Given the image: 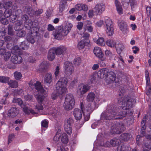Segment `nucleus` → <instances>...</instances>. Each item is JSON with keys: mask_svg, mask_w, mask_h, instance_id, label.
Returning <instances> with one entry per match:
<instances>
[{"mask_svg": "<svg viewBox=\"0 0 151 151\" xmlns=\"http://www.w3.org/2000/svg\"><path fill=\"white\" fill-rule=\"evenodd\" d=\"M122 100V108L121 107H115L112 104L108 105L106 110L101 114V120H104L112 119H120L126 116L132 115V112L129 109L132 108L135 104L136 102L135 100L129 97H124Z\"/></svg>", "mask_w": 151, "mask_h": 151, "instance_id": "f257e3e1", "label": "nucleus"}, {"mask_svg": "<svg viewBox=\"0 0 151 151\" xmlns=\"http://www.w3.org/2000/svg\"><path fill=\"white\" fill-rule=\"evenodd\" d=\"M68 82L67 78L65 77H60L56 84L57 91L59 94L64 95L68 91L66 86Z\"/></svg>", "mask_w": 151, "mask_h": 151, "instance_id": "f03ea898", "label": "nucleus"}, {"mask_svg": "<svg viewBox=\"0 0 151 151\" xmlns=\"http://www.w3.org/2000/svg\"><path fill=\"white\" fill-rule=\"evenodd\" d=\"M75 99L73 96L71 94H68L66 95L63 105L64 108L67 110L71 109L74 106Z\"/></svg>", "mask_w": 151, "mask_h": 151, "instance_id": "7ed1b4c3", "label": "nucleus"}, {"mask_svg": "<svg viewBox=\"0 0 151 151\" xmlns=\"http://www.w3.org/2000/svg\"><path fill=\"white\" fill-rule=\"evenodd\" d=\"M104 20V25L106 33L108 36H111L113 34L114 32L113 22L111 19L107 17H105Z\"/></svg>", "mask_w": 151, "mask_h": 151, "instance_id": "20e7f679", "label": "nucleus"}, {"mask_svg": "<svg viewBox=\"0 0 151 151\" xmlns=\"http://www.w3.org/2000/svg\"><path fill=\"white\" fill-rule=\"evenodd\" d=\"M125 129L124 125L122 122H118L112 126L111 132L112 134H118Z\"/></svg>", "mask_w": 151, "mask_h": 151, "instance_id": "39448f33", "label": "nucleus"}, {"mask_svg": "<svg viewBox=\"0 0 151 151\" xmlns=\"http://www.w3.org/2000/svg\"><path fill=\"white\" fill-rule=\"evenodd\" d=\"M64 72L67 76L71 75L74 70L73 64L70 62L67 61L65 62L64 65Z\"/></svg>", "mask_w": 151, "mask_h": 151, "instance_id": "423d86ee", "label": "nucleus"}, {"mask_svg": "<svg viewBox=\"0 0 151 151\" xmlns=\"http://www.w3.org/2000/svg\"><path fill=\"white\" fill-rule=\"evenodd\" d=\"M68 32V31L65 32L64 29L61 26H60L58 27L55 32L53 33V35L55 38L60 40L63 37L67 35Z\"/></svg>", "mask_w": 151, "mask_h": 151, "instance_id": "0eeeda50", "label": "nucleus"}, {"mask_svg": "<svg viewBox=\"0 0 151 151\" xmlns=\"http://www.w3.org/2000/svg\"><path fill=\"white\" fill-rule=\"evenodd\" d=\"M90 89V86L88 85L81 84L78 87L77 93L78 95L81 96L86 93Z\"/></svg>", "mask_w": 151, "mask_h": 151, "instance_id": "6e6552de", "label": "nucleus"}, {"mask_svg": "<svg viewBox=\"0 0 151 151\" xmlns=\"http://www.w3.org/2000/svg\"><path fill=\"white\" fill-rule=\"evenodd\" d=\"M28 17L26 14L23 15L22 17V19L20 21L24 22V25L27 29H29L32 25V21L28 19Z\"/></svg>", "mask_w": 151, "mask_h": 151, "instance_id": "1a4fd4ad", "label": "nucleus"}, {"mask_svg": "<svg viewBox=\"0 0 151 151\" xmlns=\"http://www.w3.org/2000/svg\"><path fill=\"white\" fill-rule=\"evenodd\" d=\"M36 98L37 101L39 104H40V105H36L35 109L38 111L42 110L43 107L42 104L43 102L44 101L45 96L42 95H38L36 96Z\"/></svg>", "mask_w": 151, "mask_h": 151, "instance_id": "9d476101", "label": "nucleus"}, {"mask_svg": "<svg viewBox=\"0 0 151 151\" xmlns=\"http://www.w3.org/2000/svg\"><path fill=\"white\" fill-rule=\"evenodd\" d=\"M119 26L120 30L124 34H126L128 32V29L127 24L125 22L119 20L118 21Z\"/></svg>", "mask_w": 151, "mask_h": 151, "instance_id": "9b49d317", "label": "nucleus"}, {"mask_svg": "<svg viewBox=\"0 0 151 151\" xmlns=\"http://www.w3.org/2000/svg\"><path fill=\"white\" fill-rule=\"evenodd\" d=\"M81 109H79L76 108L74 109L73 114L75 118L77 120H79L82 117V112L83 111L82 106L83 104L81 103Z\"/></svg>", "mask_w": 151, "mask_h": 151, "instance_id": "f8f14e48", "label": "nucleus"}, {"mask_svg": "<svg viewBox=\"0 0 151 151\" xmlns=\"http://www.w3.org/2000/svg\"><path fill=\"white\" fill-rule=\"evenodd\" d=\"M34 23L32 22V25L28 29L31 30V34L32 35H34L35 37H39L40 34H39V28L37 26H34Z\"/></svg>", "mask_w": 151, "mask_h": 151, "instance_id": "ddd939ff", "label": "nucleus"}, {"mask_svg": "<svg viewBox=\"0 0 151 151\" xmlns=\"http://www.w3.org/2000/svg\"><path fill=\"white\" fill-rule=\"evenodd\" d=\"M105 9V6L104 5L99 4L96 5L94 8V13L96 15H100L104 11Z\"/></svg>", "mask_w": 151, "mask_h": 151, "instance_id": "4468645a", "label": "nucleus"}, {"mask_svg": "<svg viewBox=\"0 0 151 151\" xmlns=\"http://www.w3.org/2000/svg\"><path fill=\"white\" fill-rule=\"evenodd\" d=\"M57 55H63L66 53L67 48L64 46H60L57 47H53Z\"/></svg>", "mask_w": 151, "mask_h": 151, "instance_id": "2eb2a0df", "label": "nucleus"}, {"mask_svg": "<svg viewBox=\"0 0 151 151\" xmlns=\"http://www.w3.org/2000/svg\"><path fill=\"white\" fill-rule=\"evenodd\" d=\"M19 112L18 109L15 107H12L8 111L7 116L9 118L15 117Z\"/></svg>", "mask_w": 151, "mask_h": 151, "instance_id": "dca6fc26", "label": "nucleus"}, {"mask_svg": "<svg viewBox=\"0 0 151 151\" xmlns=\"http://www.w3.org/2000/svg\"><path fill=\"white\" fill-rule=\"evenodd\" d=\"M93 53L95 55L101 60H104V54L102 53L101 49L98 47H95L93 50Z\"/></svg>", "mask_w": 151, "mask_h": 151, "instance_id": "f3484780", "label": "nucleus"}, {"mask_svg": "<svg viewBox=\"0 0 151 151\" xmlns=\"http://www.w3.org/2000/svg\"><path fill=\"white\" fill-rule=\"evenodd\" d=\"M22 61V58L20 56L17 55H13L11 58V61L15 64L21 63Z\"/></svg>", "mask_w": 151, "mask_h": 151, "instance_id": "a211bd4d", "label": "nucleus"}, {"mask_svg": "<svg viewBox=\"0 0 151 151\" xmlns=\"http://www.w3.org/2000/svg\"><path fill=\"white\" fill-rule=\"evenodd\" d=\"M109 72V70L107 68H104L101 69L99 71L98 73V77L101 78H102L105 77H107L108 75V73Z\"/></svg>", "mask_w": 151, "mask_h": 151, "instance_id": "6ab92c4d", "label": "nucleus"}, {"mask_svg": "<svg viewBox=\"0 0 151 151\" xmlns=\"http://www.w3.org/2000/svg\"><path fill=\"white\" fill-rule=\"evenodd\" d=\"M55 52L53 48L50 49L47 55V58L50 61L53 60L55 58Z\"/></svg>", "mask_w": 151, "mask_h": 151, "instance_id": "aec40b11", "label": "nucleus"}, {"mask_svg": "<svg viewBox=\"0 0 151 151\" xmlns=\"http://www.w3.org/2000/svg\"><path fill=\"white\" fill-rule=\"evenodd\" d=\"M75 8L79 11L83 10L85 12L88 9V6L84 4H78L75 6Z\"/></svg>", "mask_w": 151, "mask_h": 151, "instance_id": "412c9836", "label": "nucleus"}, {"mask_svg": "<svg viewBox=\"0 0 151 151\" xmlns=\"http://www.w3.org/2000/svg\"><path fill=\"white\" fill-rule=\"evenodd\" d=\"M52 80V76L51 73H48L45 75L44 81L45 83L50 84Z\"/></svg>", "mask_w": 151, "mask_h": 151, "instance_id": "4be33fe9", "label": "nucleus"}, {"mask_svg": "<svg viewBox=\"0 0 151 151\" xmlns=\"http://www.w3.org/2000/svg\"><path fill=\"white\" fill-rule=\"evenodd\" d=\"M116 9L118 13L119 14H123V9L121 4L117 0H116L115 1Z\"/></svg>", "mask_w": 151, "mask_h": 151, "instance_id": "5701e85b", "label": "nucleus"}, {"mask_svg": "<svg viewBox=\"0 0 151 151\" xmlns=\"http://www.w3.org/2000/svg\"><path fill=\"white\" fill-rule=\"evenodd\" d=\"M94 42L99 45L103 46L105 45L104 39L102 37H100L98 39L96 38L93 39Z\"/></svg>", "mask_w": 151, "mask_h": 151, "instance_id": "b1692460", "label": "nucleus"}, {"mask_svg": "<svg viewBox=\"0 0 151 151\" xmlns=\"http://www.w3.org/2000/svg\"><path fill=\"white\" fill-rule=\"evenodd\" d=\"M23 22L18 20L17 21L15 24L14 29L16 31H18L20 29H22L23 28Z\"/></svg>", "mask_w": 151, "mask_h": 151, "instance_id": "393cba45", "label": "nucleus"}, {"mask_svg": "<svg viewBox=\"0 0 151 151\" xmlns=\"http://www.w3.org/2000/svg\"><path fill=\"white\" fill-rule=\"evenodd\" d=\"M35 88L38 91L41 93H43L45 91V90L42 86L41 83L39 82H36L35 84Z\"/></svg>", "mask_w": 151, "mask_h": 151, "instance_id": "a878e982", "label": "nucleus"}, {"mask_svg": "<svg viewBox=\"0 0 151 151\" xmlns=\"http://www.w3.org/2000/svg\"><path fill=\"white\" fill-rule=\"evenodd\" d=\"M22 108H23V111L25 113L29 114L30 113L32 114H34L36 113L33 110L29 109L28 107L25 106H22Z\"/></svg>", "mask_w": 151, "mask_h": 151, "instance_id": "bb28decb", "label": "nucleus"}, {"mask_svg": "<svg viewBox=\"0 0 151 151\" xmlns=\"http://www.w3.org/2000/svg\"><path fill=\"white\" fill-rule=\"evenodd\" d=\"M7 83L9 86L12 88H16L18 86V83L17 81L15 80H9Z\"/></svg>", "mask_w": 151, "mask_h": 151, "instance_id": "cd10ccee", "label": "nucleus"}, {"mask_svg": "<svg viewBox=\"0 0 151 151\" xmlns=\"http://www.w3.org/2000/svg\"><path fill=\"white\" fill-rule=\"evenodd\" d=\"M130 134L128 133H124L122 134L120 137V138L124 141H127L131 137Z\"/></svg>", "mask_w": 151, "mask_h": 151, "instance_id": "c85d7f7f", "label": "nucleus"}, {"mask_svg": "<svg viewBox=\"0 0 151 151\" xmlns=\"http://www.w3.org/2000/svg\"><path fill=\"white\" fill-rule=\"evenodd\" d=\"M115 46V47L117 52L119 53H120V52L122 51L124 48L123 45L122 43L119 42L116 44Z\"/></svg>", "mask_w": 151, "mask_h": 151, "instance_id": "c756f323", "label": "nucleus"}, {"mask_svg": "<svg viewBox=\"0 0 151 151\" xmlns=\"http://www.w3.org/2000/svg\"><path fill=\"white\" fill-rule=\"evenodd\" d=\"M95 95L93 92L89 93L87 96V100L89 102H92L94 99Z\"/></svg>", "mask_w": 151, "mask_h": 151, "instance_id": "7c9ffc66", "label": "nucleus"}, {"mask_svg": "<svg viewBox=\"0 0 151 151\" xmlns=\"http://www.w3.org/2000/svg\"><path fill=\"white\" fill-rule=\"evenodd\" d=\"M61 141L63 143L66 144L68 142V139L67 135L65 133H63L61 135Z\"/></svg>", "mask_w": 151, "mask_h": 151, "instance_id": "2f4dec72", "label": "nucleus"}, {"mask_svg": "<svg viewBox=\"0 0 151 151\" xmlns=\"http://www.w3.org/2000/svg\"><path fill=\"white\" fill-rule=\"evenodd\" d=\"M36 37H35L34 35H32V34H29L27 37V42H29L32 44L34 43L35 42V39Z\"/></svg>", "mask_w": 151, "mask_h": 151, "instance_id": "473e14b6", "label": "nucleus"}, {"mask_svg": "<svg viewBox=\"0 0 151 151\" xmlns=\"http://www.w3.org/2000/svg\"><path fill=\"white\" fill-rule=\"evenodd\" d=\"M28 47V42L27 41L22 42L19 45V48L24 50L27 49Z\"/></svg>", "mask_w": 151, "mask_h": 151, "instance_id": "72a5a7b5", "label": "nucleus"}, {"mask_svg": "<svg viewBox=\"0 0 151 151\" xmlns=\"http://www.w3.org/2000/svg\"><path fill=\"white\" fill-rule=\"evenodd\" d=\"M64 129L67 133L69 134H70L72 133V126L70 125H67L64 124Z\"/></svg>", "mask_w": 151, "mask_h": 151, "instance_id": "f704fd0d", "label": "nucleus"}, {"mask_svg": "<svg viewBox=\"0 0 151 151\" xmlns=\"http://www.w3.org/2000/svg\"><path fill=\"white\" fill-rule=\"evenodd\" d=\"M87 43V42H85V40H83L78 43L77 47L79 49H82L84 48L85 45Z\"/></svg>", "mask_w": 151, "mask_h": 151, "instance_id": "c9c22d12", "label": "nucleus"}, {"mask_svg": "<svg viewBox=\"0 0 151 151\" xmlns=\"http://www.w3.org/2000/svg\"><path fill=\"white\" fill-rule=\"evenodd\" d=\"M120 143V140L118 139H114L111 140L110 142L111 145L115 146L119 145Z\"/></svg>", "mask_w": 151, "mask_h": 151, "instance_id": "e433bc0d", "label": "nucleus"}, {"mask_svg": "<svg viewBox=\"0 0 151 151\" xmlns=\"http://www.w3.org/2000/svg\"><path fill=\"white\" fill-rule=\"evenodd\" d=\"M93 110V109L92 108L91 106V104L89 103L86 106V108L85 109L84 111H86V113L91 114V113L92 112Z\"/></svg>", "mask_w": 151, "mask_h": 151, "instance_id": "4c0bfd02", "label": "nucleus"}, {"mask_svg": "<svg viewBox=\"0 0 151 151\" xmlns=\"http://www.w3.org/2000/svg\"><path fill=\"white\" fill-rule=\"evenodd\" d=\"M14 76L15 79L18 80H20L22 78V75L20 72L15 71L14 73Z\"/></svg>", "mask_w": 151, "mask_h": 151, "instance_id": "58836bf2", "label": "nucleus"}, {"mask_svg": "<svg viewBox=\"0 0 151 151\" xmlns=\"http://www.w3.org/2000/svg\"><path fill=\"white\" fill-rule=\"evenodd\" d=\"M106 44L109 46L114 47L115 45V41L112 40H108L106 42Z\"/></svg>", "mask_w": 151, "mask_h": 151, "instance_id": "ea45409f", "label": "nucleus"}, {"mask_svg": "<svg viewBox=\"0 0 151 151\" xmlns=\"http://www.w3.org/2000/svg\"><path fill=\"white\" fill-rule=\"evenodd\" d=\"M13 102L14 103H17L21 107L23 105H22L23 101L20 98H14L12 100Z\"/></svg>", "mask_w": 151, "mask_h": 151, "instance_id": "a19ab883", "label": "nucleus"}, {"mask_svg": "<svg viewBox=\"0 0 151 151\" xmlns=\"http://www.w3.org/2000/svg\"><path fill=\"white\" fill-rule=\"evenodd\" d=\"M9 79L10 78L8 77L5 76H0V82L1 83H7Z\"/></svg>", "mask_w": 151, "mask_h": 151, "instance_id": "79ce46f5", "label": "nucleus"}, {"mask_svg": "<svg viewBox=\"0 0 151 151\" xmlns=\"http://www.w3.org/2000/svg\"><path fill=\"white\" fill-rule=\"evenodd\" d=\"M60 131H58L57 132L56 134L54 137L53 140L55 143L57 142L60 140V137H61V135L60 134Z\"/></svg>", "mask_w": 151, "mask_h": 151, "instance_id": "37998d69", "label": "nucleus"}, {"mask_svg": "<svg viewBox=\"0 0 151 151\" xmlns=\"http://www.w3.org/2000/svg\"><path fill=\"white\" fill-rule=\"evenodd\" d=\"M8 34L10 35H13L14 34V32L12 25H9L8 26Z\"/></svg>", "mask_w": 151, "mask_h": 151, "instance_id": "c03bdc74", "label": "nucleus"}, {"mask_svg": "<svg viewBox=\"0 0 151 151\" xmlns=\"http://www.w3.org/2000/svg\"><path fill=\"white\" fill-rule=\"evenodd\" d=\"M109 78L112 79V81H114L115 82L116 81V75L115 73L112 71H110L109 73Z\"/></svg>", "mask_w": 151, "mask_h": 151, "instance_id": "a18cd8bd", "label": "nucleus"}, {"mask_svg": "<svg viewBox=\"0 0 151 151\" xmlns=\"http://www.w3.org/2000/svg\"><path fill=\"white\" fill-rule=\"evenodd\" d=\"M74 64L75 66H78L81 63V59L80 57H77L75 58L74 60Z\"/></svg>", "mask_w": 151, "mask_h": 151, "instance_id": "49530a36", "label": "nucleus"}, {"mask_svg": "<svg viewBox=\"0 0 151 151\" xmlns=\"http://www.w3.org/2000/svg\"><path fill=\"white\" fill-rule=\"evenodd\" d=\"M19 51V49L18 46H15L12 49L11 52L13 54L18 53Z\"/></svg>", "mask_w": 151, "mask_h": 151, "instance_id": "de8ad7c7", "label": "nucleus"}, {"mask_svg": "<svg viewBox=\"0 0 151 151\" xmlns=\"http://www.w3.org/2000/svg\"><path fill=\"white\" fill-rule=\"evenodd\" d=\"M73 27V25L71 23H68L67 24L65 27V29H64L65 32L68 31V34L71 30L72 27Z\"/></svg>", "mask_w": 151, "mask_h": 151, "instance_id": "09e8293b", "label": "nucleus"}, {"mask_svg": "<svg viewBox=\"0 0 151 151\" xmlns=\"http://www.w3.org/2000/svg\"><path fill=\"white\" fill-rule=\"evenodd\" d=\"M47 66L46 62L45 61L42 62L40 65L39 69L40 70L42 71L46 68Z\"/></svg>", "mask_w": 151, "mask_h": 151, "instance_id": "8fccbe9b", "label": "nucleus"}, {"mask_svg": "<svg viewBox=\"0 0 151 151\" xmlns=\"http://www.w3.org/2000/svg\"><path fill=\"white\" fill-rule=\"evenodd\" d=\"M74 123V121L71 118H69L65 122L64 124L72 126Z\"/></svg>", "mask_w": 151, "mask_h": 151, "instance_id": "3c124183", "label": "nucleus"}, {"mask_svg": "<svg viewBox=\"0 0 151 151\" xmlns=\"http://www.w3.org/2000/svg\"><path fill=\"white\" fill-rule=\"evenodd\" d=\"M17 32L16 33L17 35V36L19 37H22L24 36L25 35V32L23 30L21 29L17 31Z\"/></svg>", "mask_w": 151, "mask_h": 151, "instance_id": "603ef678", "label": "nucleus"}, {"mask_svg": "<svg viewBox=\"0 0 151 151\" xmlns=\"http://www.w3.org/2000/svg\"><path fill=\"white\" fill-rule=\"evenodd\" d=\"M60 73V68L59 66H57L55 70V71L54 72V75L55 78H56L58 76L59 73Z\"/></svg>", "mask_w": 151, "mask_h": 151, "instance_id": "864d4df0", "label": "nucleus"}, {"mask_svg": "<svg viewBox=\"0 0 151 151\" xmlns=\"http://www.w3.org/2000/svg\"><path fill=\"white\" fill-rule=\"evenodd\" d=\"M146 116H145L143 118L142 121L141 122V124L142 126V127L141 130H145L146 127L145 125V121H146L145 119H146Z\"/></svg>", "mask_w": 151, "mask_h": 151, "instance_id": "5fc2aeb1", "label": "nucleus"}, {"mask_svg": "<svg viewBox=\"0 0 151 151\" xmlns=\"http://www.w3.org/2000/svg\"><path fill=\"white\" fill-rule=\"evenodd\" d=\"M4 55V60L5 61H7L11 55V53L8 52H6Z\"/></svg>", "mask_w": 151, "mask_h": 151, "instance_id": "6e6d98bb", "label": "nucleus"}, {"mask_svg": "<svg viewBox=\"0 0 151 151\" xmlns=\"http://www.w3.org/2000/svg\"><path fill=\"white\" fill-rule=\"evenodd\" d=\"M129 1L131 4V8L132 9L137 5V2L135 0H129Z\"/></svg>", "mask_w": 151, "mask_h": 151, "instance_id": "4d7b16f0", "label": "nucleus"}, {"mask_svg": "<svg viewBox=\"0 0 151 151\" xmlns=\"http://www.w3.org/2000/svg\"><path fill=\"white\" fill-rule=\"evenodd\" d=\"M90 114L89 113H86V111H84L83 112V115L85 121H87L89 119Z\"/></svg>", "mask_w": 151, "mask_h": 151, "instance_id": "13d9d810", "label": "nucleus"}, {"mask_svg": "<svg viewBox=\"0 0 151 151\" xmlns=\"http://www.w3.org/2000/svg\"><path fill=\"white\" fill-rule=\"evenodd\" d=\"M105 54L106 56L111 58L113 57V55L110 50H106L105 51Z\"/></svg>", "mask_w": 151, "mask_h": 151, "instance_id": "bf43d9fd", "label": "nucleus"}, {"mask_svg": "<svg viewBox=\"0 0 151 151\" xmlns=\"http://www.w3.org/2000/svg\"><path fill=\"white\" fill-rule=\"evenodd\" d=\"M65 5L63 3L60 4L59 6V11L60 12H62L64 10Z\"/></svg>", "mask_w": 151, "mask_h": 151, "instance_id": "052dcab7", "label": "nucleus"}, {"mask_svg": "<svg viewBox=\"0 0 151 151\" xmlns=\"http://www.w3.org/2000/svg\"><path fill=\"white\" fill-rule=\"evenodd\" d=\"M90 36V34L87 32H85L83 33V37L85 39L87 40V42L88 43L89 42V40H88Z\"/></svg>", "mask_w": 151, "mask_h": 151, "instance_id": "680f3d73", "label": "nucleus"}, {"mask_svg": "<svg viewBox=\"0 0 151 151\" xmlns=\"http://www.w3.org/2000/svg\"><path fill=\"white\" fill-rule=\"evenodd\" d=\"M89 17H92L94 15H96L94 13V9L93 10H90L89 11L88 13Z\"/></svg>", "mask_w": 151, "mask_h": 151, "instance_id": "e2e57ef3", "label": "nucleus"}, {"mask_svg": "<svg viewBox=\"0 0 151 151\" xmlns=\"http://www.w3.org/2000/svg\"><path fill=\"white\" fill-rule=\"evenodd\" d=\"M57 93H56V92H53L51 95V97L52 99H56V98L58 97V95H60V94H59L57 91Z\"/></svg>", "mask_w": 151, "mask_h": 151, "instance_id": "0e129e2a", "label": "nucleus"}, {"mask_svg": "<svg viewBox=\"0 0 151 151\" xmlns=\"http://www.w3.org/2000/svg\"><path fill=\"white\" fill-rule=\"evenodd\" d=\"M33 98V96L31 95H27L24 96L25 99L28 101H31Z\"/></svg>", "mask_w": 151, "mask_h": 151, "instance_id": "69168bd1", "label": "nucleus"}, {"mask_svg": "<svg viewBox=\"0 0 151 151\" xmlns=\"http://www.w3.org/2000/svg\"><path fill=\"white\" fill-rule=\"evenodd\" d=\"M83 25V23L81 22H79L78 23L77 25V27L78 29H81Z\"/></svg>", "mask_w": 151, "mask_h": 151, "instance_id": "338daca9", "label": "nucleus"}, {"mask_svg": "<svg viewBox=\"0 0 151 151\" xmlns=\"http://www.w3.org/2000/svg\"><path fill=\"white\" fill-rule=\"evenodd\" d=\"M104 24V23L103 20H100L97 22L96 24V26L99 27H100L103 24Z\"/></svg>", "mask_w": 151, "mask_h": 151, "instance_id": "774afa93", "label": "nucleus"}]
</instances>
